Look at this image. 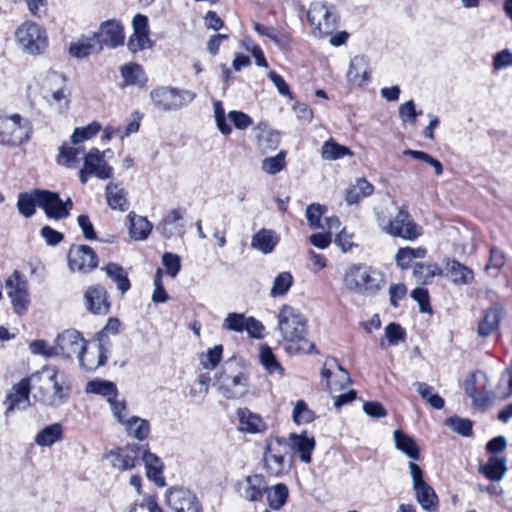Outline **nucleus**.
Segmentation results:
<instances>
[{"mask_svg":"<svg viewBox=\"0 0 512 512\" xmlns=\"http://www.w3.org/2000/svg\"><path fill=\"white\" fill-rule=\"evenodd\" d=\"M30 391L38 402L46 406H59L69 398L70 387L64 372L56 366H44L40 371L13 385L4 402L5 414L28 407Z\"/></svg>","mask_w":512,"mask_h":512,"instance_id":"obj_1","label":"nucleus"},{"mask_svg":"<svg viewBox=\"0 0 512 512\" xmlns=\"http://www.w3.org/2000/svg\"><path fill=\"white\" fill-rule=\"evenodd\" d=\"M343 282L348 291L364 296H375L386 283L385 274L365 263H354L344 273Z\"/></svg>","mask_w":512,"mask_h":512,"instance_id":"obj_2","label":"nucleus"},{"mask_svg":"<svg viewBox=\"0 0 512 512\" xmlns=\"http://www.w3.org/2000/svg\"><path fill=\"white\" fill-rule=\"evenodd\" d=\"M278 329L282 338L296 344V349L304 353H312L315 345L306 339L307 320L304 315L289 305H283L278 315Z\"/></svg>","mask_w":512,"mask_h":512,"instance_id":"obj_3","label":"nucleus"},{"mask_svg":"<svg viewBox=\"0 0 512 512\" xmlns=\"http://www.w3.org/2000/svg\"><path fill=\"white\" fill-rule=\"evenodd\" d=\"M376 221L383 232L406 241H415L423 232L422 227L413 220L405 209H399L397 214L391 218H387L384 213L378 212Z\"/></svg>","mask_w":512,"mask_h":512,"instance_id":"obj_4","label":"nucleus"},{"mask_svg":"<svg viewBox=\"0 0 512 512\" xmlns=\"http://www.w3.org/2000/svg\"><path fill=\"white\" fill-rule=\"evenodd\" d=\"M196 98V93L172 86H158L151 90L150 99L154 108L160 112L178 111L188 106Z\"/></svg>","mask_w":512,"mask_h":512,"instance_id":"obj_5","label":"nucleus"},{"mask_svg":"<svg viewBox=\"0 0 512 512\" xmlns=\"http://www.w3.org/2000/svg\"><path fill=\"white\" fill-rule=\"evenodd\" d=\"M40 93L47 103L57 109L64 111L69 104L66 94V78L56 72L48 71L39 78Z\"/></svg>","mask_w":512,"mask_h":512,"instance_id":"obj_6","label":"nucleus"},{"mask_svg":"<svg viewBox=\"0 0 512 512\" xmlns=\"http://www.w3.org/2000/svg\"><path fill=\"white\" fill-rule=\"evenodd\" d=\"M18 47L26 54L40 55L48 46L46 31L34 22H24L15 31Z\"/></svg>","mask_w":512,"mask_h":512,"instance_id":"obj_7","label":"nucleus"},{"mask_svg":"<svg viewBox=\"0 0 512 512\" xmlns=\"http://www.w3.org/2000/svg\"><path fill=\"white\" fill-rule=\"evenodd\" d=\"M32 132L29 120L19 114L6 116L0 114V144L4 146H18L27 141Z\"/></svg>","mask_w":512,"mask_h":512,"instance_id":"obj_8","label":"nucleus"},{"mask_svg":"<svg viewBox=\"0 0 512 512\" xmlns=\"http://www.w3.org/2000/svg\"><path fill=\"white\" fill-rule=\"evenodd\" d=\"M307 19L314 35L326 37L337 28L338 17L333 5L326 2H314L309 6Z\"/></svg>","mask_w":512,"mask_h":512,"instance_id":"obj_9","label":"nucleus"},{"mask_svg":"<svg viewBox=\"0 0 512 512\" xmlns=\"http://www.w3.org/2000/svg\"><path fill=\"white\" fill-rule=\"evenodd\" d=\"M408 467L412 478V488L418 504L426 512H435L439 506V499L432 486L425 482L423 471L415 462H409Z\"/></svg>","mask_w":512,"mask_h":512,"instance_id":"obj_10","label":"nucleus"},{"mask_svg":"<svg viewBox=\"0 0 512 512\" xmlns=\"http://www.w3.org/2000/svg\"><path fill=\"white\" fill-rule=\"evenodd\" d=\"M105 152L97 148L91 149L84 157L83 167L79 171V180L86 184L90 176H95L101 180L109 179L113 176V168L104 158Z\"/></svg>","mask_w":512,"mask_h":512,"instance_id":"obj_11","label":"nucleus"},{"mask_svg":"<svg viewBox=\"0 0 512 512\" xmlns=\"http://www.w3.org/2000/svg\"><path fill=\"white\" fill-rule=\"evenodd\" d=\"M6 288L14 311L19 315L26 313L30 304L27 280L15 271L7 279Z\"/></svg>","mask_w":512,"mask_h":512,"instance_id":"obj_12","label":"nucleus"},{"mask_svg":"<svg viewBox=\"0 0 512 512\" xmlns=\"http://www.w3.org/2000/svg\"><path fill=\"white\" fill-rule=\"evenodd\" d=\"M89 347L85 346V352H81L78 357L80 366L88 372L95 371L103 366L109 357L111 343L100 338V342L94 338L89 342Z\"/></svg>","mask_w":512,"mask_h":512,"instance_id":"obj_13","label":"nucleus"},{"mask_svg":"<svg viewBox=\"0 0 512 512\" xmlns=\"http://www.w3.org/2000/svg\"><path fill=\"white\" fill-rule=\"evenodd\" d=\"M98 265V257L88 245L72 246L68 251V266L73 272L89 273Z\"/></svg>","mask_w":512,"mask_h":512,"instance_id":"obj_14","label":"nucleus"},{"mask_svg":"<svg viewBox=\"0 0 512 512\" xmlns=\"http://www.w3.org/2000/svg\"><path fill=\"white\" fill-rule=\"evenodd\" d=\"M86 341L74 329H68L60 333L55 339V352L57 356L65 358L79 357L81 352H85Z\"/></svg>","mask_w":512,"mask_h":512,"instance_id":"obj_15","label":"nucleus"},{"mask_svg":"<svg viewBox=\"0 0 512 512\" xmlns=\"http://www.w3.org/2000/svg\"><path fill=\"white\" fill-rule=\"evenodd\" d=\"M222 328L241 333L246 331L252 338H262L264 326L254 317H246L243 313H228L222 323Z\"/></svg>","mask_w":512,"mask_h":512,"instance_id":"obj_16","label":"nucleus"},{"mask_svg":"<svg viewBox=\"0 0 512 512\" xmlns=\"http://www.w3.org/2000/svg\"><path fill=\"white\" fill-rule=\"evenodd\" d=\"M143 450V444H128L118 447L106 454L110 464L119 471H128L136 466V461Z\"/></svg>","mask_w":512,"mask_h":512,"instance_id":"obj_17","label":"nucleus"},{"mask_svg":"<svg viewBox=\"0 0 512 512\" xmlns=\"http://www.w3.org/2000/svg\"><path fill=\"white\" fill-rule=\"evenodd\" d=\"M266 484V479L262 474H251L237 481L235 491L241 499L257 502L262 500Z\"/></svg>","mask_w":512,"mask_h":512,"instance_id":"obj_18","label":"nucleus"},{"mask_svg":"<svg viewBox=\"0 0 512 512\" xmlns=\"http://www.w3.org/2000/svg\"><path fill=\"white\" fill-rule=\"evenodd\" d=\"M40 196L42 197L40 208L44 210L48 218L60 220L69 216L73 205L70 198L63 202L57 193L48 190H43Z\"/></svg>","mask_w":512,"mask_h":512,"instance_id":"obj_19","label":"nucleus"},{"mask_svg":"<svg viewBox=\"0 0 512 512\" xmlns=\"http://www.w3.org/2000/svg\"><path fill=\"white\" fill-rule=\"evenodd\" d=\"M286 446L283 438H276L274 442L266 445L263 461L269 474L279 476L285 469V459L282 448Z\"/></svg>","mask_w":512,"mask_h":512,"instance_id":"obj_20","label":"nucleus"},{"mask_svg":"<svg viewBox=\"0 0 512 512\" xmlns=\"http://www.w3.org/2000/svg\"><path fill=\"white\" fill-rule=\"evenodd\" d=\"M86 309L95 315H106L110 310L108 293L101 285L89 286L84 293Z\"/></svg>","mask_w":512,"mask_h":512,"instance_id":"obj_21","label":"nucleus"},{"mask_svg":"<svg viewBox=\"0 0 512 512\" xmlns=\"http://www.w3.org/2000/svg\"><path fill=\"white\" fill-rule=\"evenodd\" d=\"M166 499L174 512H200L197 498L189 490L172 489L167 494Z\"/></svg>","mask_w":512,"mask_h":512,"instance_id":"obj_22","label":"nucleus"},{"mask_svg":"<svg viewBox=\"0 0 512 512\" xmlns=\"http://www.w3.org/2000/svg\"><path fill=\"white\" fill-rule=\"evenodd\" d=\"M219 392L227 399H238L248 392V378L244 373L222 375Z\"/></svg>","mask_w":512,"mask_h":512,"instance_id":"obj_23","label":"nucleus"},{"mask_svg":"<svg viewBox=\"0 0 512 512\" xmlns=\"http://www.w3.org/2000/svg\"><path fill=\"white\" fill-rule=\"evenodd\" d=\"M97 33L102 47L116 48L124 43L123 26L115 19L102 22Z\"/></svg>","mask_w":512,"mask_h":512,"instance_id":"obj_24","label":"nucleus"},{"mask_svg":"<svg viewBox=\"0 0 512 512\" xmlns=\"http://www.w3.org/2000/svg\"><path fill=\"white\" fill-rule=\"evenodd\" d=\"M140 456L145 464L147 478L158 487H164L166 483L163 476L164 464L162 460L156 454L149 451L147 444L143 445Z\"/></svg>","mask_w":512,"mask_h":512,"instance_id":"obj_25","label":"nucleus"},{"mask_svg":"<svg viewBox=\"0 0 512 512\" xmlns=\"http://www.w3.org/2000/svg\"><path fill=\"white\" fill-rule=\"evenodd\" d=\"M504 307L500 303H493L485 312L480 320L477 333L481 337H487L499 329L503 316Z\"/></svg>","mask_w":512,"mask_h":512,"instance_id":"obj_26","label":"nucleus"},{"mask_svg":"<svg viewBox=\"0 0 512 512\" xmlns=\"http://www.w3.org/2000/svg\"><path fill=\"white\" fill-rule=\"evenodd\" d=\"M315 439L306 432L301 434L291 433L289 435V446L294 453L299 455V459L308 464L311 462V453L315 448Z\"/></svg>","mask_w":512,"mask_h":512,"instance_id":"obj_27","label":"nucleus"},{"mask_svg":"<svg viewBox=\"0 0 512 512\" xmlns=\"http://www.w3.org/2000/svg\"><path fill=\"white\" fill-rule=\"evenodd\" d=\"M237 416L239 419V430L242 432L256 434L263 433L267 429V424L262 417L247 408H239Z\"/></svg>","mask_w":512,"mask_h":512,"instance_id":"obj_28","label":"nucleus"},{"mask_svg":"<svg viewBox=\"0 0 512 512\" xmlns=\"http://www.w3.org/2000/svg\"><path fill=\"white\" fill-rule=\"evenodd\" d=\"M255 137L258 148L262 153H268L277 149L280 144V134L278 131L270 129L267 124L259 123L255 128Z\"/></svg>","mask_w":512,"mask_h":512,"instance_id":"obj_29","label":"nucleus"},{"mask_svg":"<svg viewBox=\"0 0 512 512\" xmlns=\"http://www.w3.org/2000/svg\"><path fill=\"white\" fill-rule=\"evenodd\" d=\"M102 50L101 41L98 33L94 32L91 36L81 38L78 42L72 43L69 52L77 58H84Z\"/></svg>","mask_w":512,"mask_h":512,"instance_id":"obj_30","label":"nucleus"},{"mask_svg":"<svg viewBox=\"0 0 512 512\" xmlns=\"http://www.w3.org/2000/svg\"><path fill=\"white\" fill-rule=\"evenodd\" d=\"M478 472L490 481H501L507 472V459L491 456L485 464L479 465Z\"/></svg>","mask_w":512,"mask_h":512,"instance_id":"obj_31","label":"nucleus"},{"mask_svg":"<svg viewBox=\"0 0 512 512\" xmlns=\"http://www.w3.org/2000/svg\"><path fill=\"white\" fill-rule=\"evenodd\" d=\"M368 74V60L364 56L357 55L351 59L347 72V79L351 84L362 86L369 80Z\"/></svg>","mask_w":512,"mask_h":512,"instance_id":"obj_32","label":"nucleus"},{"mask_svg":"<svg viewBox=\"0 0 512 512\" xmlns=\"http://www.w3.org/2000/svg\"><path fill=\"white\" fill-rule=\"evenodd\" d=\"M374 192V186L364 177L357 178L345 191V201L348 205L359 203L362 198L369 197Z\"/></svg>","mask_w":512,"mask_h":512,"instance_id":"obj_33","label":"nucleus"},{"mask_svg":"<svg viewBox=\"0 0 512 512\" xmlns=\"http://www.w3.org/2000/svg\"><path fill=\"white\" fill-rule=\"evenodd\" d=\"M105 195L107 204L112 210H119L121 212L128 210L127 193L119 184L109 182L105 187Z\"/></svg>","mask_w":512,"mask_h":512,"instance_id":"obj_34","label":"nucleus"},{"mask_svg":"<svg viewBox=\"0 0 512 512\" xmlns=\"http://www.w3.org/2000/svg\"><path fill=\"white\" fill-rule=\"evenodd\" d=\"M182 218L183 215L180 208L172 209L161 220L156 229L167 239L171 238L174 234H183V226L176 225Z\"/></svg>","mask_w":512,"mask_h":512,"instance_id":"obj_35","label":"nucleus"},{"mask_svg":"<svg viewBox=\"0 0 512 512\" xmlns=\"http://www.w3.org/2000/svg\"><path fill=\"white\" fill-rule=\"evenodd\" d=\"M393 440L395 448L411 459V462L419 459L420 449L411 436L402 430H395L393 433Z\"/></svg>","mask_w":512,"mask_h":512,"instance_id":"obj_36","label":"nucleus"},{"mask_svg":"<svg viewBox=\"0 0 512 512\" xmlns=\"http://www.w3.org/2000/svg\"><path fill=\"white\" fill-rule=\"evenodd\" d=\"M124 85L144 87L147 83V76L141 65L137 63L125 64L120 68Z\"/></svg>","mask_w":512,"mask_h":512,"instance_id":"obj_37","label":"nucleus"},{"mask_svg":"<svg viewBox=\"0 0 512 512\" xmlns=\"http://www.w3.org/2000/svg\"><path fill=\"white\" fill-rule=\"evenodd\" d=\"M279 242V237L273 230L261 229L252 236L251 246L264 254L271 253Z\"/></svg>","mask_w":512,"mask_h":512,"instance_id":"obj_38","label":"nucleus"},{"mask_svg":"<svg viewBox=\"0 0 512 512\" xmlns=\"http://www.w3.org/2000/svg\"><path fill=\"white\" fill-rule=\"evenodd\" d=\"M264 495H266L267 504L272 510H280L288 500L289 490L283 483H277L270 487L266 484Z\"/></svg>","mask_w":512,"mask_h":512,"instance_id":"obj_39","label":"nucleus"},{"mask_svg":"<svg viewBox=\"0 0 512 512\" xmlns=\"http://www.w3.org/2000/svg\"><path fill=\"white\" fill-rule=\"evenodd\" d=\"M42 193L43 190L39 189L33 190L30 193H20L17 200V208L19 213L26 218L33 216L35 214V207H40V202L42 201L40 194Z\"/></svg>","mask_w":512,"mask_h":512,"instance_id":"obj_40","label":"nucleus"},{"mask_svg":"<svg viewBox=\"0 0 512 512\" xmlns=\"http://www.w3.org/2000/svg\"><path fill=\"white\" fill-rule=\"evenodd\" d=\"M129 234L134 240H145L151 233L153 228L151 222L146 217L138 216L131 212L128 214Z\"/></svg>","mask_w":512,"mask_h":512,"instance_id":"obj_41","label":"nucleus"},{"mask_svg":"<svg viewBox=\"0 0 512 512\" xmlns=\"http://www.w3.org/2000/svg\"><path fill=\"white\" fill-rule=\"evenodd\" d=\"M85 392L88 394L100 395L106 398L107 402L119 394L116 384L104 379H93L88 381L85 387Z\"/></svg>","mask_w":512,"mask_h":512,"instance_id":"obj_42","label":"nucleus"},{"mask_svg":"<svg viewBox=\"0 0 512 512\" xmlns=\"http://www.w3.org/2000/svg\"><path fill=\"white\" fill-rule=\"evenodd\" d=\"M427 250L423 247H401L395 254V262L400 270H407L411 267L414 259H422L426 256Z\"/></svg>","mask_w":512,"mask_h":512,"instance_id":"obj_43","label":"nucleus"},{"mask_svg":"<svg viewBox=\"0 0 512 512\" xmlns=\"http://www.w3.org/2000/svg\"><path fill=\"white\" fill-rule=\"evenodd\" d=\"M123 425L130 437H134L139 441H144L150 433L149 421L138 416H132L127 419Z\"/></svg>","mask_w":512,"mask_h":512,"instance_id":"obj_44","label":"nucleus"},{"mask_svg":"<svg viewBox=\"0 0 512 512\" xmlns=\"http://www.w3.org/2000/svg\"><path fill=\"white\" fill-rule=\"evenodd\" d=\"M447 270L452 282L457 285L470 284L474 279L473 271L456 260L447 263Z\"/></svg>","mask_w":512,"mask_h":512,"instance_id":"obj_45","label":"nucleus"},{"mask_svg":"<svg viewBox=\"0 0 512 512\" xmlns=\"http://www.w3.org/2000/svg\"><path fill=\"white\" fill-rule=\"evenodd\" d=\"M63 429L61 424L53 423L44 427L35 437V443L38 446L46 447L61 440Z\"/></svg>","mask_w":512,"mask_h":512,"instance_id":"obj_46","label":"nucleus"},{"mask_svg":"<svg viewBox=\"0 0 512 512\" xmlns=\"http://www.w3.org/2000/svg\"><path fill=\"white\" fill-rule=\"evenodd\" d=\"M103 270L107 273L108 277L116 283L118 290L124 294L130 287V281L123 267L116 263H109Z\"/></svg>","mask_w":512,"mask_h":512,"instance_id":"obj_47","label":"nucleus"},{"mask_svg":"<svg viewBox=\"0 0 512 512\" xmlns=\"http://www.w3.org/2000/svg\"><path fill=\"white\" fill-rule=\"evenodd\" d=\"M352 152L349 148L338 144L334 139L330 138L321 148V157L327 161H334L344 156H351Z\"/></svg>","mask_w":512,"mask_h":512,"instance_id":"obj_48","label":"nucleus"},{"mask_svg":"<svg viewBox=\"0 0 512 512\" xmlns=\"http://www.w3.org/2000/svg\"><path fill=\"white\" fill-rule=\"evenodd\" d=\"M441 273L442 270L436 263H416L413 268V276L424 285L431 283L432 279Z\"/></svg>","mask_w":512,"mask_h":512,"instance_id":"obj_49","label":"nucleus"},{"mask_svg":"<svg viewBox=\"0 0 512 512\" xmlns=\"http://www.w3.org/2000/svg\"><path fill=\"white\" fill-rule=\"evenodd\" d=\"M292 284V274L288 271L281 272L273 280L270 295L272 297L284 296L289 291Z\"/></svg>","mask_w":512,"mask_h":512,"instance_id":"obj_50","label":"nucleus"},{"mask_svg":"<svg viewBox=\"0 0 512 512\" xmlns=\"http://www.w3.org/2000/svg\"><path fill=\"white\" fill-rule=\"evenodd\" d=\"M260 362L264 366V368L270 373H277L279 375L283 374V368L277 361L275 355L273 354L271 348L267 345H262L260 348Z\"/></svg>","mask_w":512,"mask_h":512,"instance_id":"obj_51","label":"nucleus"},{"mask_svg":"<svg viewBox=\"0 0 512 512\" xmlns=\"http://www.w3.org/2000/svg\"><path fill=\"white\" fill-rule=\"evenodd\" d=\"M481 385V389L485 390L488 386V376L485 372L477 370L471 373L465 380L464 389L469 397H474L477 393V385Z\"/></svg>","mask_w":512,"mask_h":512,"instance_id":"obj_52","label":"nucleus"},{"mask_svg":"<svg viewBox=\"0 0 512 512\" xmlns=\"http://www.w3.org/2000/svg\"><path fill=\"white\" fill-rule=\"evenodd\" d=\"M253 29L259 35L269 38L276 45L284 48L288 45V40L285 36L281 35L279 30L273 26H265L258 22H253Z\"/></svg>","mask_w":512,"mask_h":512,"instance_id":"obj_53","label":"nucleus"},{"mask_svg":"<svg viewBox=\"0 0 512 512\" xmlns=\"http://www.w3.org/2000/svg\"><path fill=\"white\" fill-rule=\"evenodd\" d=\"M415 386L417 387V391L420 396L426 400L431 407L437 410L444 407V399L440 395L433 393L434 389L432 386L424 382H416Z\"/></svg>","mask_w":512,"mask_h":512,"instance_id":"obj_54","label":"nucleus"},{"mask_svg":"<svg viewBox=\"0 0 512 512\" xmlns=\"http://www.w3.org/2000/svg\"><path fill=\"white\" fill-rule=\"evenodd\" d=\"M83 152L80 147L62 145L59 148L58 162L66 167L73 168L78 162V156Z\"/></svg>","mask_w":512,"mask_h":512,"instance_id":"obj_55","label":"nucleus"},{"mask_svg":"<svg viewBox=\"0 0 512 512\" xmlns=\"http://www.w3.org/2000/svg\"><path fill=\"white\" fill-rule=\"evenodd\" d=\"M285 157L286 151L281 150L276 156L265 158L262 161V170L270 175L279 173L286 165Z\"/></svg>","mask_w":512,"mask_h":512,"instance_id":"obj_56","label":"nucleus"},{"mask_svg":"<svg viewBox=\"0 0 512 512\" xmlns=\"http://www.w3.org/2000/svg\"><path fill=\"white\" fill-rule=\"evenodd\" d=\"M403 155L411 156L416 160L426 162L427 164L434 168L435 174L437 176H440L443 173V166L441 162L426 152L406 149L403 151Z\"/></svg>","mask_w":512,"mask_h":512,"instance_id":"obj_57","label":"nucleus"},{"mask_svg":"<svg viewBox=\"0 0 512 512\" xmlns=\"http://www.w3.org/2000/svg\"><path fill=\"white\" fill-rule=\"evenodd\" d=\"M128 50L137 53L152 47V41L148 33H132L127 42Z\"/></svg>","mask_w":512,"mask_h":512,"instance_id":"obj_58","label":"nucleus"},{"mask_svg":"<svg viewBox=\"0 0 512 512\" xmlns=\"http://www.w3.org/2000/svg\"><path fill=\"white\" fill-rule=\"evenodd\" d=\"M223 347L216 345L200 356V363L204 369H214L222 358Z\"/></svg>","mask_w":512,"mask_h":512,"instance_id":"obj_59","label":"nucleus"},{"mask_svg":"<svg viewBox=\"0 0 512 512\" xmlns=\"http://www.w3.org/2000/svg\"><path fill=\"white\" fill-rule=\"evenodd\" d=\"M100 129L101 126L96 122H93L86 127L76 128L71 136V141L73 144L77 145L95 136Z\"/></svg>","mask_w":512,"mask_h":512,"instance_id":"obj_60","label":"nucleus"},{"mask_svg":"<svg viewBox=\"0 0 512 512\" xmlns=\"http://www.w3.org/2000/svg\"><path fill=\"white\" fill-rule=\"evenodd\" d=\"M326 212V207L318 203H313L306 208V218L311 228H323L321 225V217Z\"/></svg>","mask_w":512,"mask_h":512,"instance_id":"obj_61","label":"nucleus"},{"mask_svg":"<svg viewBox=\"0 0 512 512\" xmlns=\"http://www.w3.org/2000/svg\"><path fill=\"white\" fill-rule=\"evenodd\" d=\"M314 413L303 400H299L293 409V420L296 424H307L314 420Z\"/></svg>","mask_w":512,"mask_h":512,"instance_id":"obj_62","label":"nucleus"},{"mask_svg":"<svg viewBox=\"0 0 512 512\" xmlns=\"http://www.w3.org/2000/svg\"><path fill=\"white\" fill-rule=\"evenodd\" d=\"M446 425L462 436L468 437L472 434V422L468 419L452 416L446 420Z\"/></svg>","mask_w":512,"mask_h":512,"instance_id":"obj_63","label":"nucleus"},{"mask_svg":"<svg viewBox=\"0 0 512 512\" xmlns=\"http://www.w3.org/2000/svg\"><path fill=\"white\" fill-rule=\"evenodd\" d=\"M213 108H214V118H215V122H216V126H217L218 130L223 135H229L232 132V128L227 123L226 114H225V110H224L222 102L220 100L215 101L213 104Z\"/></svg>","mask_w":512,"mask_h":512,"instance_id":"obj_64","label":"nucleus"}]
</instances>
